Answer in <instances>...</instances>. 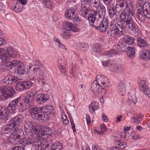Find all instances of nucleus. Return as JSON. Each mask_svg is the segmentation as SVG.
I'll return each instance as SVG.
<instances>
[{
  "mask_svg": "<svg viewBox=\"0 0 150 150\" xmlns=\"http://www.w3.org/2000/svg\"><path fill=\"white\" fill-rule=\"evenodd\" d=\"M97 83L100 84L102 87L105 88L110 86L111 84L105 76L101 75H98L96 77Z\"/></svg>",
  "mask_w": 150,
  "mask_h": 150,
  "instance_id": "13",
  "label": "nucleus"
},
{
  "mask_svg": "<svg viewBox=\"0 0 150 150\" xmlns=\"http://www.w3.org/2000/svg\"><path fill=\"white\" fill-rule=\"evenodd\" d=\"M23 5L19 2H18L13 4L11 6V9L14 11L16 12L21 11L23 9Z\"/></svg>",
  "mask_w": 150,
  "mask_h": 150,
  "instance_id": "29",
  "label": "nucleus"
},
{
  "mask_svg": "<svg viewBox=\"0 0 150 150\" xmlns=\"http://www.w3.org/2000/svg\"><path fill=\"white\" fill-rule=\"evenodd\" d=\"M20 97L10 102L7 109L5 107L0 108V120H9V113L13 112L16 109L18 103L20 102Z\"/></svg>",
  "mask_w": 150,
  "mask_h": 150,
  "instance_id": "2",
  "label": "nucleus"
},
{
  "mask_svg": "<svg viewBox=\"0 0 150 150\" xmlns=\"http://www.w3.org/2000/svg\"><path fill=\"white\" fill-rule=\"evenodd\" d=\"M18 80V79L15 76L8 75L4 79L3 82L6 84L10 85L13 83L17 82Z\"/></svg>",
  "mask_w": 150,
  "mask_h": 150,
  "instance_id": "21",
  "label": "nucleus"
},
{
  "mask_svg": "<svg viewBox=\"0 0 150 150\" xmlns=\"http://www.w3.org/2000/svg\"><path fill=\"white\" fill-rule=\"evenodd\" d=\"M23 116L21 115H19L16 116L11 121L14 123V124L15 125V126L16 127H17L18 128H19V124L23 121Z\"/></svg>",
  "mask_w": 150,
  "mask_h": 150,
  "instance_id": "27",
  "label": "nucleus"
},
{
  "mask_svg": "<svg viewBox=\"0 0 150 150\" xmlns=\"http://www.w3.org/2000/svg\"><path fill=\"white\" fill-rule=\"evenodd\" d=\"M119 4V2L116 4L115 8H114V9L117 12H119L122 10V8L121 7L120 4Z\"/></svg>",
  "mask_w": 150,
  "mask_h": 150,
  "instance_id": "57",
  "label": "nucleus"
},
{
  "mask_svg": "<svg viewBox=\"0 0 150 150\" xmlns=\"http://www.w3.org/2000/svg\"><path fill=\"white\" fill-rule=\"evenodd\" d=\"M124 39L128 46L129 45H132L134 42V38L127 35L125 36Z\"/></svg>",
  "mask_w": 150,
  "mask_h": 150,
  "instance_id": "34",
  "label": "nucleus"
},
{
  "mask_svg": "<svg viewBox=\"0 0 150 150\" xmlns=\"http://www.w3.org/2000/svg\"><path fill=\"white\" fill-rule=\"evenodd\" d=\"M105 14H104L103 18H101L100 16H99V18H98V19H99L100 18L103 19L102 21L99 25L98 28H99L100 31L103 32H104L106 30L108 25V19L105 18Z\"/></svg>",
  "mask_w": 150,
  "mask_h": 150,
  "instance_id": "18",
  "label": "nucleus"
},
{
  "mask_svg": "<svg viewBox=\"0 0 150 150\" xmlns=\"http://www.w3.org/2000/svg\"><path fill=\"white\" fill-rule=\"evenodd\" d=\"M81 4V7L79 12L80 14L83 17L87 18L88 16V12L90 11V9L86 6V4H84L83 5L82 4Z\"/></svg>",
  "mask_w": 150,
  "mask_h": 150,
  "instance_id": "24",
  "label": "nucleus"
},
{
  "mask_svg": "<svg viewBox=\"0 0 150 150\" xmlns=\"http://www.w3.org/2000/svg\"><path fill=\"white\" fill-rule=\"evenodd\" d=\"M109 13L110 17H113L117 13V12L114 9V7L110 6L109 7Z\"/></svg>",
  "mask_w": 150,
  "mask_h": 150,
  "instance_id": "46",
  "label": "nucleus"
},
{
  "mask_svg": "<svg viewBox=\"0 0 150 150\" xmlns=\"http://www.w3.org/2000/svg\"><path fill=\"white\" fill-rule=\"evenodd\" d=\"M65 15L67 18L71 19L76 21H81L77 12L75 9H69L65 11Z\"/></svg>",
  "mask_w": 150,
  "mask_h": 150,
  "instance_id": "12",
  "label": "nucleus"
},
{
  "mask_svg": "<svg viewBox=\"0 0 150 150\" xmlns=\"http://www.w3.org/2000/svg\"><path fill=\"white\" fill-rule=\"evenodd\" d=\"M27 136L28 137H26L25 138V144L26 145L34 143V139L30 137L31 136Z\"/></svg>",
  "mask_w": 150,
  "mask_h": 150,
  "instance_id": "47",
  "label": "nucleus"
},
{
  "mask_svg": "<svg viewBox=\"0 0 150 150\" xmlns=\"http://www.w3.org/2000/svg\"><path fill=\"white\" fill-rule=\"evenodd\" d=\"M25 89H27L32 86L31 83L30 81H23Z\"/></svg>",
  "mask_w": 150,
  "mask_h": 150,
  "instance_id": "56",
  "label": "nucleus"
},
{
  "mask_svg": "<svg viewBox=\"0 0 150 150\" xmlns=\"http://www.w3.org/2000/svg\"><path fill=\"white\" fill-rule=\"evenodd\" d=\"M17 72L20 75L25 74L26 73L25 67L23 63L18 67Z\"/></svg>",
  "mask_w": 150,
  "mask_h": 150,
  "instance_id": "36",
  "label": "nucleus"
},
{
  "mask_svg": "<svg viewBox=\"0 0 150 150\" xmlns=\"http://www.w3.org/2000/svg\"><path fill=\"white\" fill-rule=\"evenodd\" d=\"M124 27L125 29L126 28L127 30H129L134 34L136 36L139 37L141 36V33L139 29L136 26L132 20L129 22Z\"/></svg>",
  "mask_w": 150,
  "mask_h": 150,
  "instance_id": "10",
  "label": "nucleus"
},
{
  "mask_svg": "<svg viewBox=\"0 0 150 150\" xmlns=\"http://www.w3.org/2000/svg\"><path fill=\"white\" fill-rule=\"evenodd\" d=\"M139 137V134L137 133L134 134L132 136V138L134 140H136Z\"/></svg>",
  "mask_w": 150,
  "mask_h": 150,
  "instance_id": "62",
  "label": "nucleus"
},
{
  "mask_svg": "<svg viewBox=\"0 0 150 150\" xmlns=\"http://www.w3.org/2000/svg\"><path fill=\"white\" fill-rule=\"evenodd\" d=\"M34 123L30 121H25L24 123V129L26 135L31 136L32 134L38 135L40 132L33 128Z\"/></svg>",
  "mask_w": 150,
  "mask_h": 150,
  "instance_id": "4",
  "label": "nucleus"
},
{
  "mask_svg": "<svg viewBox=\"0 0 150 150\" xmlns=\"http://www.w3.org/2000/svg\"><path fill=\"white\" fill-rule=\"evenodd\" d=\"M126 51L128 57L133 58L135 56V51L134 48L129 46Z\"/></svg>",
  "mask_w": 150,
  "mask_h": 150,
  "instance_id": "33",
  "label": "nucleus"
},
{
  "mask_svg": "<svg viewBox=\"0 0 150 150\" xmlns=\"http://www.w3.org/2000/svg\"><path fill=\"white\" fill-rule=\"evenodd\" d=\"M42 68L43 67L41 65L35 64L33 67V70L34 71H35V76L37 73L38 74V77L39 79L38 81L40 83H41L42 84H45L46 82L44 78V74L41 70Z\"/></svg>",
  "mask_w": 150,
  "mask_h": 150,
  "instance_id": "9",
  "label": "nucleus"
},
{
  "mask_svg": "<svg viewBox=\"0 0 150 150\" xmlns=\"http://www.w3.org/2000/svg\"><path fill=\"white\" fill-rule=\"evenodd\" d=\"M45 4V7L48 8H50L52 6V2L50 1V0H48L47 1H46L45 2H43Z\"/></svg>",
  "mask_w": 150,
  "mask_h": 150,
  "instance_id": "58",
  "label": "nucleus"
},
{
  "mask_svg": "<svg viewBox=\"0 0 150 150\" xmlns=\"http://www.w3.org/2000/svg\"><path fill=\"white\" fill-rule=\"evenodd\" d=\"M120 5L122 8V11H125L126 10L129 15H133L134 13V7L132 2L129 0H124L120 2Z\"/></svg>",
  "mask_w": 150,
  "mask_h": 150,
  "instance_id": "6",
  "label": "nucleus"
},
{
  "mask_svg": "<svg viewBox=\"0 0 150 150\" xmlns=\"http://www.w3.org/2000/svg\"><path fill=\"white\" fill-rule=\"evenodd\" d=\"M101 47L98 44L94 45L93 47V51L95 52H100L101 51Z\"/></svg>",
  "mask_w": 150,
  "mask_h": 150,
  "instance_id": "50",
  "label": "nucleus"
},
{
  "mask_svg": "<svg viewBox=\"0 0 150 150\" xmlns=\"http://www.w3.org/2000/svg\"><path fill=\"white\" fill-rule=\"evenodd\" d=\"M23 132L22 130L18 128L16 130L11 134L9 138L7 139V142L9 144H16L19 139L21 138L23 134Z\"/></svg>",
  "mask_w": 150,
  "mask_h": 150,
  "instance_id": "7",
  "label": "nucleus"
},
{
  "mask_svg": "<svg viewBox=\"0 0 150 150\" xmlns=\"http://www.w3.org/2000/svg\"><path fill=\"white\" fill-rule=\"evenodd\" d=\"M115 144L116 145H118L119 148L121 149H123L126 148L127 146L125 142L119 141L116 140L115 141Z\"/></svg>",
  "mask_w": 150,
  "mask_h": 150,
  "instance_id": "41",
  "label": "nucleus"
},
{
  "mask_svg": "<svg viewBox=\"0 0 150 150\" xmlns=\"http://www.w3.org/2000/svg\"><path fill=\"white\" fill-rule=\"evenodd\" d=\"M49 116L47 113L42 112H41L37 120L42 121V122H46L49 120Z\"/></svg>",
  "mask_w": 150,
  "mask_h": 150,
  "instance_id": "31",
  "label": "nucleus"
},
{
  "mask_svg": "<svg viewBox=\"0 0 150 150\" xmlns=\"http://www.w3.org/2000/svg\"><path fill=\"white\" fill-rule=\"evenodd\" d=\"M128 13L122 12L120 15V22L121 24L118 23L111 25L110 30L112 34L115 36H120L123 35V32L125 30L124 26L130 21L132 20Z\"/></svg>",
  "mask_w": 150,
  "mask_h": 150,
  "instance_id": "1",
  "label": "nucleus"
},
{
  "mask_svg": "<svg viewBox=\"0 0 150 150\" xmlns=\"http://www.w3.org/2000/svg\"><path fill=\"white\" fill-rule=\"evenodd\" d=\"M62 147L61 144L58 142L54 143L51 146V149H57Z\"/></svg>",
  "mask_w": 150,
  "mask_h": 150,
  "instance_id": "53",
  "label": "nucleus"
},
{
  "mask_svg": "<svg viewBox=\"0 0 150 150\" xmlns=\"http://www.w3.org/2000/svg\"><path fill=\"white\" fill-rule=\"evenodd\" d=\"M30 109L29 112L32 117L35 120H38L40 113L42 112V107H29Z\"/></svg>",
  "mask_w": 150,
  "mask_h": 150,
  "instance_id": "14",
  "label": "nucleus"
},
{
  "mask_svg": "<svg viewBox=\"0 0 150 150\" xmlns=\"http://www.w3.org/2000/svg\"><path fill=\"white\" fill-rule=\"evenodd\" d=\"M63 26L65 28V30L68 31L71 30L74 32L79 31V29L74 26L71 23L66 21L64 22L63 23Z\"/></svg>",
  "mask_w": 150,
  "mask_h": 150,
  "instance_id": "20",
  "label": "nucleus"
},
{
  "mask_svg": "<svg viewBox=\"0 0 150 150\" xmlns=\"http://www.w3.org/2000/svg\"><path fill=\"white\" fill-rule=\"evenodd\" d=\"M98 14V12L96 13V15L93 14H91L88 17L89 24L96 29H98V25H94V23L96 19V17L99 16Z\"/></svg>",
  "mask_w": 150,
  "mask_h": 150,
  "instance_id": "22",
  "label": "nucleus"
},
{
  "mask_svg": "<svg viewBox=\"0 0 150 150\" xmlns=\"http://www.w3.org/2000/svg\"><path fill=\"white\" fill-rule=\"evenodd\" d=\"M59 68L60 71L62 73H64L66 71V69L63 65H59Z\"/></svg>",
  "mask_w": 150,
  "mask_h": 150,
  "instance_id": "59",
  "label": "nucleus"
},
{
  "mask_svg": "<svg viewBox=\"0 0 150 150\" xmlns=\"http://www.w3.org/2000/svg\"><path fill=\"white\" fill-rule=\"evenodd\" d=\"M18 129V128L15 126V125L14 123L10 121L9 124L5 126L4 131V133L6 134H11Z\"/></svg>",
  "mask_w": 150,
  "mask_h": 150,
  "instance_id": "16",
  "label": "nucleus"
},
{
  "mask_svg": "<svg viewBox=\"0 0 150 150\" xmlns=\"http://www.w3.org/2000/svg\"><path fill=\"white\" fill-rule=\"evenodd\" d=\"M141 59H144L145 60L150 59V54L149 52L146 50H143L139 54Z\"/></svg>",
  "mask_w": 150,
  "mask_h": 150,
  "instance_id": "28",
  "label": "nucleus"
},
{
  "mask_svg": "<svg viewBox=\"0 0 150 150\" xmlns=\"http://www.w3.org/2000/svg\"><path fill=\"white\" fill-rule=\"evenodd\" d=\"M124 82L123 81H121L119 84L118 91L119 93L124 92L125 90Z\"/></svg>",
  "mask_w": 150,
  "mask_h": 150,
  "instance_id": "43",
  "label": "nucleus"
},
{
  "mask_svg": "<svg viewBox=\"0 0 150 150\" xmlns=\"http://www.w3.org/2000/svg\"><path fill=\"white\" fill-rule=\"evenodd\" d=\"M51 128L49 127L44 126L42 129V131L45 132H48L50 130Z\"/></svg>",
  "mask_w": 150,
  "mask_h": 150,
  "instance_id": "61",
  "label": "nucleus"
},
{
  "mask_svg": "<svg viewBox=\"0 0 150 150\" xmlns=\"http://www.w3.org/2000/svg\"><path fill=\"white\" fill-rule=\"evenodd\" d=\"M104 4L106 6L107 9H109V7L111 6V5H113V4H112V0H102Z\"/></svg>",
  "mask_w": 150,
  "mask_h": 150,
  "instance_id": "51",
  "label": "nucleus"
},
{
  "mask_svg": "<svg viewBox=\"0 0 150 150\" xmlns=\"http://www.w3.org/2000/svg\"><path fill=\"white\" fill-rule=\"evenodd\" d=\"M48 99V97L44 96L43 93H41L37 95L36 101L38 104H42Z\"/></svg>",
  "mask_w": 150,
  "mask_h": 150,
  "instance_id": "25",
  "label": "nucleus"
},
{
  "mask_svg": "<svg viewBox=\"0 0 150 150\" xmlns=\"http://www.w3.org/2000/svg\"><path fill=\"white\" fill-rule=\"evenodd\" d=\"M111 69L113 72H119L123 70V68L121 66L119 65H115V64L112 67H111Z\"/></svg>",
  "mask_w": 150,
  "mask_h": 150,
  "instance_id": "38",
  "label": "nucleus"
},
{
  "mask_svg": "<svg viewBox=\"0 0 150 150\" xmlns=\"http://www.w3.org/2000/svg\"><path fill=\"white\" fill-rule=\"evenodd\" d=\"M80 48L81 51L85 52L88 50V47L87 44L83 43L80 44Z\"/></svg>",
  "mask_w": 150,
  "mask_h": 150,
  "instance_id": "52",
  "label": "nucleus"
},
{
  "mask_svg": "<svg viewBox=\"0 0 150 150\" xmlns=\"http://www.w3.org/2000/svg\"><path fill=\"white\" fill-rule=\"evenodd\" d=\"M23 63L22 62L19 61L18 60H13L12 61L8 62L7 64V66H4V67H5V68H6V70H9L11 69L12 67H18L19 66L22 64Z\"/></svg>",
  "mask_w": 150,
  "mask_h": 150,
  "instance_id": "19",
  "label": "nucleus"
},
{
  "mask_svg": "<svg viewBox=\"0 0 150 150\" xmlns=\"http://www.w3.org/2000/svg\"><path fill=\"white\" fill-rule=\"evenodd\" d=\"M23 102L28 106L31 107L33 104V100L27 96L23 99Z\"/></svg>",
  "mask_w": 150,
  "mask_h": 150,
  "instance_id": "35",
  "label": "nucleus"
},
{
  "mask_svg": "<svg viewBox=\"0 0 150 150\" xmlns=\"http://www.w3.org/2000/svg\"><path fill=\"white\" fill-rule=\"evenodd\" d=\"M118 54L117 52L114 50H110L106 52L105 54L107 57H111L113 56H115Z\"/></svg>",
  "mask_w": 150,
  "mask_h": 150,
  "instance_id": "44",
  "label": "nucleus"
},
{
  "mask_svg": "<svg viewBox=\"0 0 150 150\" xmlns=\"http://www.w3.org/2000/svg\"><path fill=\"white\" fill-rule=\"evenodd\" d=\"M20 106H19V110L21 112H23L25 110L27 109V105L25 104L24 103H21L20 102Z\"/></svg>",
  "mask_w": 150,
  "mask_h": 150,
  "instance_id": "48",
  "label": "nucleus"
},
{
  "mask_svg": "<svg viewBox=\"0 0 150 150\" xmlns=\"http://www.w3.org/2000/svg\"><path fill=\"white\" fill-rule=\"evenodd\" d=\"M30 109L29 112L32 117L35 120H38L40 113L42 112V107H29Z\"/></svg>",
  "mask_w": 150,
  "mask_h": 150,
  "instance_id": "15",
  "label": "nucleus"
},
{
  "mask_svg": "<svg viewBox=\"0 0 150 150\" xmlns=\"http://www.w3.org/2000/svg\"><path fill=\"white\" fill-rule=\"evenodd\" d=\"M42 107V112L47 113L50 115L54 113V108L52 105H43Z\"/></svg>",
  "mask_w": 150,
  "mask_h": 150,
  "instance_id": "23",
  "label": "nucleus"
},
{
  "mask_svg": "<svg viewBox=\"0 0 150 150\" xmlns=\"http://www.w3.org/2000/svg\"><path fill=\"white\" fill-rule=\"evenodd\" d=\"M139 12H137V17L140 21L144 19V17H146V14H148L150 11V3H145L143 6L139 7Z\"/></svg>",
  "mask_w": 150,
  "mask_h": 150,
  "instance_id": "5",
  "label": "nucleus"
},
{
  "mask_svg": "<svg viewBox=\"0 0 150 150\" xmlns=\"http://www.w3.org/2000/svg\"><path fill=\"white\" fill-rule=\"evenodd\" d=\"M91 2L93 7L98 10V16L101 18H103L106 13L105 7L101 3L100 0H91Z\"/></svg>",
  "mask_w": 150,
  "mask_h": 150,
  "instance_id": "8",
  "label": "nucleus"
},
{
  "mask_svg": "<svg viewBox=\"0 0 150 150\" xmlns=\"http://www.w3.org/2000/svg\"><path fill=\"white\" fill-rule=\"evenodd\" d=\"M61 36L63 38L67 39L70 38L71 35L69 31L67 30H65L64 28L61 34Z\"/></svg>",
  "mask_w": 150,
  "mask_h": 150,
  "instance_id": "39",
  "label": "nucleus"
},
{
  "mask_svg": "<svg viewBox=\"0 0 150 150\" xmlns=\"http://www.w3.org/2000/svg\"><path fill=\"white\" fill-rule=\"evenodd\" d=\"M98 108V104L96 101L93 102L89 105V110L91 113L94 112V111Z\"/></svg>",
  "mask_w": 150,
  "mask_h": 150,
  "instance_id": "37",
  "label": "nucleus"
},
{
  "mask_svg": "<svg viewBox=\"0 0 150 150\" xmlns=\"http://www.w3.org/2000/svg\"><path fill=\"white\" fill-rule=\"evenodd\" d=\"M34 144H33V147L36 150H40V148H41L40 145L41 143L40 142L33 143Z\"/></svg>",
  "mask_w": 150,
  "mask_h": 150,
  "instance_id": "54",
  "label": "nucleus"
},
{
  "mask_svg": "<svg viewBox=\"0 0 150 150\" xmlns=\"http://www.w3.org/2000/svg\"><path fill=\"white\" fill-rule=\"evenodd\" d=\"M91 88L92 90L94 92L99 93L101 92L102 88H104L102 87L100 84L97 83L93 82L92 83Z\"/></svg>",
  "mask_w": 150,
  "mask_h": 150,
  "instance_id": "30",
  "label": "nucleus"
},
{
  "mask_svg": "<svg viewBox=\"0 0 150 150\" xmlns=\"http://www.w3.org/2000/svg\"><path fill=\"white\" fill-rule=\"evenodd\" d=\"M17 53L15 50L11 47L7 48V51H4L2 55L0 57V59L2 64L0 66V70L3 71H5L6 69L4 67V66H7V64L11 58L15 57L17 56Z\"/></svg>",
  "mask_w": 150,
  "mask_h": 150,
  "instance_id": "3",
  "label": "nucleus"
},
{
  "mask_svg": "<svg viewBox=\"0 0 150 150\" xmlns=\"http://www.w3.org/2000/svg\"><path fill=\"white\" fill-rule=\"evenodd\" d=\"M102 65L104 66H112L114 64L115 62L114 61L111 60H108L102 62Z\"/></svg>",
  "mask_w": 150,
  "mask_h": 150,
  "instance_id": "45",
  "label": "nucleus"
},
{
  "mask_svg": "<svg viewBox=\"0 0 150 150\" xmlns=\"http://www.w3.org/2000/svg\"><path fill=\"white\" fill-rule=\"evenodd\" d=\"M62 120L64 125H67L69 123V121L68 120L67 116L64 115L62 116Z\"/></svg>",
  "mask_w": 150,
  "mask_h": 150,
  "instance_id": "55",
  "label": "nucleus"
},
{
  "mask_svg": "<svg viewBox=\"0 0 150 150\" xmlns=\"http://www.w3.org/2000/svg\"><path fill=\"white\" fill-rule=\"evenodd\" d=\"M101 130L102 132H105L107 129L106 126L104 124L100 125V126Z\"/></svg>",
  "mask_w": 150,
  "mask_h": 150,
  "instance_id": "64",
  "label": "nucleus"
},
{
  "mask_svg": "<svg viewBox=\"0 0 150 150\" xmlns=\"http://www.w3.org/2000/svg\"><path fill=\"white\" fill-rule=\"evenodd\" d=\"M137 44L140 47H144L147 45V43L144 40L140 38L137 41Z\"/></svg>",
  "mask_w": 150,
  "mask_h": 150,
  "instance_id": "42",
  "label": "nucleus"
},
{
  "mask_svg": "<svg viewBox=\"0 0 150 150\" xmlns=\"http://www.w3.org/2000/svg\"><path fill=\"white\" fill-rule=\"evenodd\" d=\"M12 150H24V147H21L20 146H16L14 147Z\"/></svg>",
  "mask_w": 150,
  "mask_h": 150,
  "instance_id": "60",
  "label": "nucleus"
},
{
  "mask_svg": "<svg viewBox=\"0 0 150 150\" xmlns=\"http://www.w3.org/2000/svg\"><path fill=\"white\" fill-rule=\"evenodd\" d=\"M129 47L125 41L119 42L117 45V47L119 50L123 51H127Z\"/></svg>",
  "mask_w": 150,
  "mask_h": 150,
  "instance_id": "32",
  "label": "nucleus"
},
{
  "mask_svg": "<svg viewBox=\"0 0 150 150\" xmlns=\"http://www.w3.org/2000/svg\"><path fill=\"white\" fill-rule=\"evenodd\" d=\"M33 65L30 64L27 67V74H28V76L31 80L34 79L35 77V71H34Z\"/></svg>",
  "mask_w": 150,
  "mask_h": 150,
  "instance_id": "26",
  "label": "nucleus"
},
{
  "mask_svg": "<svg viewBox=\"0 0 150 150\" xmlns=\"http://www.w3.org/2000/svg\"><path fill=\"white\" fill-rule=\"evenodd\" d=\"M0 90L2 96L6 98L11 97L15 93V91L11 87H2Z\"/></svg>",
  "mask_w": 150,
  "mask_h": 150,
  "instance_id": "11",
  "label": "nucleus"
},
{
  "mask_svg": "<svg viewBox=\"0 0 150 150\" xmlns=\"http://www.w3.org/2000/svg\"><path fill=\"white\" fill-rule=\"evenodd\" d=\"M37 92L36 91L34 90H32L28 92L27 94V96L33 99L35 97V96L37 94Z\"/></svg>",
  "mask_w": 150,
  "mask_h": 150,
  "instance_id": "49",
  "label": "nucleus"
},
{
  "mask_svg": "<svg viewBox=\"0 0 150 150\" xmlns=\"http://www.w3.org/2000/svg\"><path fill=\"white\" fill-rule=\"evenodd\" d=\"M40 147L41 148H40V150H46V148L47 147V144L44 145L41 143Z\"/></svg>",
  "mask_w": 150,
  "mask_h": 150,
  "instance_id": "63",
  "label": "nucleus"
},
{
  "mask_svg": "<svg viewBox=\"0 0 150 150\" xmlns=\"http://www.w3.org/2000/svg\"><path fill=\"white\" fill-rule=\"evenodd\" d=\"M139 86L140 89L143 91L144 94L150 98V88L146 85L144 80H141L139 81Z\"/></svg>",
  "mask_w": 150,
  "mask_h": 150,
  "instance_id": "17",
  "label": "nucleus"
},
{
  "mask_svg": "<svg viewBox=\"0 0 150 150\" xmlns=\"http://www.w3.org/2000/svg\"><path fill=\"white\" fill-rule=\"evenodd\" d=\"M16 90L18 91H22L25 89L23 81L18 82L16 84L15 87Z\"/></svg>",
  "mask_w": 150,
  "mask_h": 150,
  "instance_id": "40",
  "label": "nucleus"
}]
</instances>
